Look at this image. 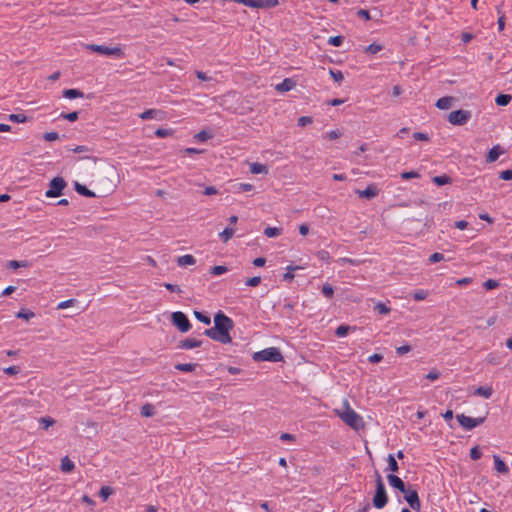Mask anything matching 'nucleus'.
Here are the masks:
<instances>
[{
  "instance_id": "f257e3e1",
  "label": "nucleus",
  "mask_w": 512,
  "mask_h": 512,
  "mask_svg": "<svg viewBox=\"0 0 512 512\" xmlns=\"http://www.w3.org/2000/svg\"><path fill=\"white\" fill-rule=\"evenodd\" d=\"M347 426L358 431L365 427L363 417L358 414L354 409L351 408L347 399H344L341 408H335L333 410Z\"/></svg>"
},
{
  "instance_id": "f03ea898",
  "label": "nucleus",
  "mask_w": 512,
  "mask_h": 512,
  "mask_svg": "<svg viewBox=\"0 0 512 512\" xmlns=\"http://www.w3.org/2000/svg\"><path fill=\"white\" fill-rule=\"evenodd\" d=\"M204 335L224 343V312L219 310L214 316V327L206 329Z\"/></svg>"
},
{
  "instance_id": "7ed1b4c3",
  "label": "nucleus",
  "mask_w": 512,
  "mask_h": 512,
  "mask_svg": "<svg viewBox=\"0 0 512 512\" xmlns=\"http://www.w3.org/2000/svg\"><path fill=\"white\" fill-rule=\"evenodd\" d=\"M252 359L255 362H281L283 360L282 353L276 347H269L264 350L255 352L252 355Z\"/></svg>"
},
{
  "instance_id": "20e7f679",
  "label": "nucleus",
  "mask_w": 512,
  "mask_h": 512,
  "mask_svg": "<svg viewBox=\"0 0 512 512\" xmlns=\"http://www.w3.org/2000/svg\"><path fill=\"white\" fill-rule=\"evenodd\" d=\"M388 502L385 485L379 473H376V491L373 497V505L377 509H382Z\"/></svg>"
},
{
  "instance_id": "39448f33",
  "label": "nucleus",
  "mask_w": 512,
  "mask_h": 512,
  "mask_svg": "<svg viewBox=\"0 0 512 512\" xmlns=\"http://www.w3.org/2000/svg\"><path fill=\"white\" fill-rule=\"evenodd\" d=\"M86 49L102 55L116 56L118 58H123L125 56L124 51L120 47L110 48L104 45L88 44L86 45Z\"/></svg>"
},
{
  "instance_id": "423d86ee",
  "label": "nucleus",
  "mask_w": 512,
  "mask_h": 512,
  "mask_svg": "<svg viewBox=\"0 0 512 512\" xmlns=\"http://www.w3.org/2000/svg\"><path fill=\"white\" fill-rule=\"evenodd\" d=\"M67 186L66 181L62 177H54L49 183V189L45 192L47 198L59 197L63 194V190Z\"/></svg>"
},
{
  "instance_id": "0eeeda50",
  "label": "nucleus",
  "mask_w": 512,
  "mask_h": 512,
  "mask_svg": "<svg viewBox=\"0 0 512 512\" xmlns=\"http://www.w3.org/2000/svg\"><path fill=\"white\" fill-rule=\"evenodd\" d=\"M172 324L178 328V330L182 333H185L190 330L191 324L187 316L181 312L176 311L171 314Z\"/></svg>"
},
{
  "instance_id": "6e6552de",
  "label": "nucleus",
  "mask_w": 512,
  "mask_h": 512,
  "mask_svg": "<svg viewBox=\"0 0 512 512\" xmlns=\"http://www.w3.org/2000/svg\"><path fill=\"white\" fill-rule=\"evenodd\" d=\"M471 118V113L467 110L452 111L448 116V121L453 125H463Z\"/></svg>"
},
{
  "instance_id": "1a4fd4ad",
  "label": "nucleus",
  "mask_w": 512,
  "mask_h": 512,
  "mask_svg": "<svg viewBox=\"0 0 512 512\" xmlns=\"http://www.w3.org/2000/svg\"><path fill=\"white\" fill-rule=\"evenodd\" d=\"M459 424L466 430H472L483 423L484 418H472L464 414L457 415Z\"/></svg>"
},
{
  "instance_id": "9d476101",
  "label": "nucleus",
  "mask_w": 512,
  "mask_h": 512,
  "mask_svg": "<svg viewBox=\"0 0 512 512\" xmlns=\"http://www.w3.org/2000/svg\"><path fill=\"white\" fill-rule=\"evenodd\" d=\"M404 498L409 504V506L416 511L420 510L421 503L418 497V493L416 490L406 489V492H403Z\"/></svg>"
},
{
  "instance_id": "9b49d317",
  "label": "nucleus",
  "mask_w": 512,
  "mask_h": 512,
  "mask_svg": "<svg viewBox=\"0 0 512 512\" xmlns=\"http://www.w3.org/2000/svg\"><path fill=\"white\" fill-rule=\"evenodd\" d=\"M378 193H379V189H378L377 185H375V184H370L364 190H356V194L360 198H366V199H372V198L376 197L378 195Z\"/></svg>"
},
{
  "instance_id": "f8f14e48",
  "label": "nucleus",
  "mask_w": 512,
  "mask_h": 512,
  "mask_svg": "<svg viewBox=\"0 0 512 512\" xmlns=\"http://www.w3.org/2000/svg\"><path fill=\"white\" fill-rule=\"evenodd\" d=\"M201 344H202V342L200 340H197L194 338H186V339L180 340L178 342L177 347L180 349L188 350V349L200 347Z\"/></svg>"
},
{
  "instance_id": "ddd939ff",
  "label": "nucleus",
  "mask_w": 512,
  "mask_h": 512,
  "mask_svg": "<svg viewBox=\"0 0 512 512\" xmlns=\"http://www.w3.org/2000/svg\"><path fill=\"white\" fill-rule=\"evenodd\" d=\"M388 483L391 487L403 492H406L405 484L404 482L396 475L389 474L387 476Z\"/></svg>"
},
{
  "instance_id": "4468645a",
  "label": "nucleus",
  "mask_w": 512,
  "mask_h": 512,
  "mask_svg": "<svg viewBox=\"0 0 512 512\" xmlns=\"http://www.w3.org/2000/svg\"><path fill=\"white\" fill-rule=\"evenodd\" d=\"M296 86V82L291 78L284 79L281 83L275 86L278 92L284 93L292 90Z\"/></svg>"
},
{
  "instance_id": "2eb2a0df",
  "label": "nucleus",
  "mask_w": 512,
  "mask_h": 512,
  "mask_svg": "<svg viewBox=\"0 0 512 512\" xmlns=\"http://www.w3.org/2000/svg\"><path fill=\"white\" fill-rule=\"evenodd\" d=\"M453 97H442L440 99H438V101L436 102V107L441 109V110H446V109H449L452 107L453 105Z\"/></svg>"
},
{
  "instance_id": "dca6fc26",
  "label": "nucleus",
  "mask_w": 512,
  "mask_h": 512,
  "mask_svg": "<svg viewBox=\"0 0 512 512\" xmlns=\"http://www.w3.org/2000/svg\"><path fill=\"white\" fill-rule=\"evenodd\" d=\"M74 189L76 190L77 193H79L80 195L82 196H85V197H95V193L91 190H89L86 186L78 183V182H75L74 184Z\"/></svg>"
},
{
  "instance_id": "f3484780",
  "label": "nucleus",
  "mask_w": 512,
  "mask_h": 512,
  "mask_svg": "<svg viewBox=\"0 0 512 512\" xmlns=\"http://www.w3.org/2000/svg\"><path fill=\"white\" fill-rule=\"evenodd\" d=\"M503 153L499 146H495L487 154V162L492 163L495 162L499 156Z\"/></svg>"
},
{
  "instance_id": "a211bd4d",
  "label": "nucleus",
  "mask_w": 512,
  "mask_h": 512,
  "mask_svg": "<svg viewBox=\"0 0 512 512\" xmlns=\"http://www.w3.org/2000/svg\"><path fill=\"white\" fill-rule=\"evenodd\" d=\"M250 172L253 174H267L268 168L264 164L255 162L250 164Z\"/></svg>"
},
{
  "instance_id": "6ab92c4d",
  "label": "nucleus",
  "mask_w": 512,
  "mask_h": 512,
  "mask_svg": "<svg viewBox=\"0 0 512 512\" xmlns=\"http://www.w3.org/2000/svg\"><path fill=\"white\" fill-rule=\"evenodd\" d=\"M63 96L68 99H76V98H83L84 93L78 89H65L63 91Z\"/></svg>"
},
{
  "instance_id": "aec40b11",
  "label": "nucleus",
  "mask_w": 512,
  "mask_h": 512,
  "mask_svg": "<svg viewBox=\"0 0 512 512\" xmlns=\"http://www.w3.org/2000/svg\"><path fill=\"white\" fill-rule=\"evenodd\" d=\"M493 460H494V465H495V469L497 472H499V473H507L508 472L507 465L504 463V461L501 460V458L499 456L494 455Z\"/></svg>"
},
{
  "instance_id": "412c9836",
  "label": "nucleus",
  "mask_w": 512,
  "mask_h": 512,
  "mask_svg": "<svg viewBox=\"0 0 512 512\" xmlns=\"http://www.w3.org/2000/svg\"><path fill=\"white\" fill-rule=\"evenodd\" d=\"M256 8H272L276 7L279 2L278 0H254Z\"/></svg>"
},
{
  "instance_id": "4be33fe9",
  "label": "nucleus",
  "mask_w": 512,
  "mask_h": 512,
  "mask_svg": "<svg viewBox=\"0 0 512 512\" xmlns=\"http://www.w3.org/2000/svg\"><path fill=\"white\" fill-rule=\"evenodd\" d=\"M74 467V463L69 459L68 456H65L61 459V470L63 472H71L74 469Z\"/></svg>"
},
{
  "instance_id": "5701e85b",
  "label": "nucleus",
  "mask_w": 512,
  "mask_h": 512,
  "mask_svg": "<svg viewBox=\"0 0 512 512\" xmlns=\"http://www.w3.org/2000/svg\"><path fill=\"white\" fill-rule=\"evenodd\" d=\"M196 260L192 255H183L178 257L177 264L179 266H186V265H193L195 264Z\"/></svg>"
},
{
  "instance_id": "b1692460",
  "label": "nucleus",
  "mask_w": 512,
  "mask_h": 512,
  "mask_svg": "<svg viewBox=\"0 0 512 512\" xmlns=\"http://www.w3.org/2000/svg\"><path fill=\"white\" fill-rule=\"evenodd\" d=\"M387 470L392 473H395L399 470L398 463L392 454H389L387 457Z\"/></svg>"
},
{
  "instance_id": "393cba45",
  "label": "nucleus",
  "mask_w": 512,
  "mask_h": 512,
  "mask_svg": "<svg viewBox=\"0 0 512 512\" xmlns=\"http://www.w3.org/2000/svg\"><path fill=\"white\" fill-rule=\"evenodd\" d=\"M475 394L476 395H479V396H482L486 399L490 398L493 394V389L492 387L490 386H486V387H479L475 390Z\"/></svg>"
},
{
  "instance_id": "a878e982",
  "label": "nucleus",
  "mask_w": 512,
  "mask_h": 512,
  "mask_svg": "<svg viewBox=\"0 0 512 512\" xmlns=\"http://www.w3.org/2000/svg\"><path fill=\"white\" fill-rule=\"evenodd\" d=\"M30 264L28 261H18V260H10L7 262L6 267L9 269H18L22 267H29Z\"/></svg>"
},
{
  "instance_id": "bb28decb",
  "label": "nucleus",
  "mask_w": 512,
  "mask_h": 512,
  "mask_svg": "<svg viewBox=\"0 0 512 512\" xmlns=\"http://www.w3.org/2000/svg\"><path fill=\"white\" fill-rule=\"evenodd\" d=\"M161 111L159 110H156V109H148L146 111H144L143 113H141L139 115V117L142 119V120H148V119H152V118H156L158 114H160Z\"/></svg>"
},
{
  "instance_id": "cd10ccee",
  "label": "nucleus",
  "mask_w": 512,
  "mask_h": 512,
  "mask_svg": "<svg viewBox=\"0 0 512 512\" xmlns=\"http://www.w3.org/2000/svg\"><path fill=\"white\" fill-rule=\"evenodd\" d=\"M512 97L511 95H508V94H499L496 98H495V102L497 105L499 106H506L510 103Z\"/></svg>"
},
{
  "instance_id": "c85d7f7f",
  "label": "nucleus",
  "mask_w": 512,
  "mask_h": 512,
  "mask_svg": "<svg viewBox=\"0 0 512 512\" xmlns=\"http://www.w3.org/2000/svg\"><path fill=\"white\" fill-rule=\"evenodd\" d=\"M383 49V46L379 43H372L365 48V53L375 55Z\"/></svg>"
},
{
  "instance_id": "c756f323",
  "label": "nucleus",
  "mask_w": 512,
  "mask_h": 512,
  "mask_svg": "<svg viewBox=\"0 0 512 512\" xmlns=\"http://www.w3.org/2000/svg\"><path fill=\"white\" fill-rule=\"evenodd\" d=\"M264 234L271 238V237H277L282 234V228L279 227H267L264 230Z\"/></svg>"
},
{
  "instance_id": "7c9ffc66",
  "label": "nucleus",
  "mask_w": 512,
  "mask_h": 512,
  "mask_svg": "<svg viewBox=\"0 0 512 512\" xmlns=\"http://www.w3.org/2000/svg\"><path fill=\"white\" fill-rule=\"evenodd\" d=\"M140 414L143 417H151L154 415V407L152 404H145L141 407Z\"/></svg>"
},
{
  "instance_id": "2f4dec72",
  "label": "nucleus",
  "mask_w": 512,
  "mask_h": 512,
  "mask_svg": "<svg viewBox=\"0 0 512 512\" xmlns=\"http://www.w3.org/2000/svg\"><path fill=\"white\" fill-rule=\"evenodd\" d=\"M196 366H197V364H194V363H185V364H177V365H175V368L179 371L191 372V371L195 370Z\"/></svg>"
},
{
  "instance_id": "473e14b6",
  "label": "nucleus",
  "mask_w": 512,
  "mask_h": 512,
  "mask_svg": "<svg viewBox=\"0 0 512 512\" xmlns=\"http://www.w3.org/2000/svg\"><path fill=\"white\" fill-rule=\"evenodd\" d=\"M194 316H195V318H196L198 321H200V322H202V323H204V324H206V325H209V324L211 323V319H210V317H209L208 315L204 314L203 312H200V311H196V310H195V311H194Z\"/></svg>"
},
{
  "instance_id": "72a5a7b5",
  "label": "nucleus",
  "mask_w": 512,
  "mask_h": 512,
  "mask_svg": "<svg viewBox=\"0 0 512 512\" xmlns=\"http://www.w3.org/2000/svg\"><path fill=\"white\" fill-rule=\"evenodd\" d=\"M9 120L14 123H25L28 121V117L24 114H10Z\"/></svg>"
},
{
  "instance_id": "f704fd0d",
  "label": "nucleus",
  "mask_w": 512,
  "mask_h": 512,
  "mask_svg": "<svg viewBox=\"0 0 512 512\" xmlns=\"http://www.w3.org/2000/svg\"><path fill=\"white\" fill-rule=\"evenodd\" d=\"M428 295H429V292L427 290L419 289L413 293V298L415 301H422V300H425Z\"/></svg>"
},
{
  "instance_id": "c9c22d12",
  "label": "nucleus",
  "mask_w": 512,
  "mask_h": 512,
  "mask_svg": "<svg viewBox=\"0 0 512 512\" xmlns=\"http://www.w3.org/2000/svg\"><path fill=\"white\" fill-rule=\"evenodd\" d=\"M433 182L438 186H442V185H446V184L450 183L451 179H450V177H448L446 175H441V176H435L433 178Z\"/></svg>"
},
{
  "instance_id": "e433bc0d",
  "label": "nucleus",
  "mask_w": 512,
  "mask_h": 512,
  "mask_svg": "<svg viewBox=\"0 0 512 512\" xmlns=\"http://www.w3.org/2000/svg\"><path fill=\"white\" fill-rule=\"evenodd\" d=\"M113 494V489L110 486H103L100 489L99 495L103 499V501H106L110 495Z\"/></svg>"
},
{
  "instance_id": "4c0bfd02",
  "label": "nucleus",
  "mask_w": 512,
  "mask_h": 512,
  "mask_svg": "<svg viewBox=\"0 0 512 512\" xmlns=\"http://www.w3.org/2000/svg\"><path fill=\"white\" fill-rule=\"evenodd\" d=\"M60 117L63 118V119H66V120H68L70 122H74V121L78 120L79 112L74 111V112H70V113H62L60 115Z\"/></svg>"
},
{
  "instance_id": "58836bf2",
  "label": "nucleus",
  "mask_w": 512,
  "mask_h": 512,
  "mask_svg": "<svg viewBox=\"0 0 512 512\" xmlns=\"http://www.w3.org/2000/svg\"><path fill=\"white\" fill-rule=\"evenodd\" d=\"M16 317L17 318H21V319H24L26 321L30 320L31 318L34 317V313L31 312V311H28V310H24L22 309L21 311H19L17 314H16Z\"/></svg>"
},
{
  "instance_id": "ea45409f",
  "label": "nucleus",
  "mask_w": 512,
  "mask_h": 512,
  "mask_svg": "<svg viewBox=\"0 0 512 512\" xmlns=\"http://www.w3.org/2000/svg\"><path fill=\"white\" fill-rule=\"evenodd\" d=\"M375 310L378 313L383 314V315H386V314H388L390 312V308L386 304H384L382 302L376 303Z\"/></svg>"
},
{
  "instance_id": "a19ab883",
  "label": "nucleus",
  "mask_w": 512,
  "mask_h": 512,
  "mask_svg": "<svg viewBox=\"0 0 512 512\" xmlns=\"http://www.w3.org/2000/svg\"><path fill=\"white\" fill-rule=\"evenodd\" d=\"M322 293H323L327 298H332V297H333V295H334V289H333V287H332L330 284L326 283V284H324V285H323V287H322Z\"/></svg>"
},
{
  "instance_id": "79ce46f5",
  "label": "nucleus",
  "mask_w": 512,
  "mask_h": 512,
  "mask_svg": "<svg viewBox=\"0 0 512 512\" xmlns=\"http://www.w3.org/2000/svg\"><path fill=\"white\" fill-rule=\"evenodd\" d=\"M40 423L43 424V429H48L50 426L55 424V420L51 417H41Z\"/></svg>"
},
{
  "instance_id": "37998d69",
  "label": "nucleus",
  "mask_w": 512,
  "mask_h": 512,
  "mask_svg": "<svg viewBox=\"0 0 512 512\" xmlns=\"http://www.w3.org/2000/svg\"><path fill=\"white\" fill-rule=\"evenodd\" d=\"M350 330V327L349 326H346V325H340L337 329H336V335L339 336V337H344L347 335V333L349 332Z\"/></svg>"
},
{
  "instance_id": "c03bdc74",
  "label": "nucleus",
  "mask_w": 512,
  "mask_h": 512,
  "mask_svg": "<svg viewBox=\"0 0 512 512\" xmlns=\"http://www.w3.org/2000/svg\"><path fill=\"white\" fill-rule=\"evenodd\" d=\"M343 37L341 36H333L328 39V43L332 46L338 47L342 44Z\"/></svg>"
},
{
  "instance_id": "a18cd8bd",
  "label": "nucleus",
  "mask_w": 512,
  "mask_h": 512,
  "mask_svg": "<svg viewBox=\"0 0 512 512\" xmlns=\"http://www.w3.org/2000/svg\"><path fill=\"white\" fill-rule=\"evenodd\" d=\"M253 186L249 183H239L236 185L237 192H246L252 190Z\"/></svg>"
},
{
  "instance_id": "49530a36",
  "label": "nucleus",
  "mask_w": 512,
  "mask_h": 512,
  "mask_svg": "<svg viewBox=\"0 0 512 512\" xmlns=\"http://www.w3.org/2000/svg\"><path fill=\"white\" fill-rule=\"evenodd\" d=\"M75 303H76V300H75V299H68V300H65V301L60 302V303L57 305V308H58V309H66V308H68V307L73 306Z\"/></svg>"
},
{
  "instance_id": "de8ad7c7",
  "label": "nucleus",
  "mask_w": 512,
  "mask_h": 512,
  "mask_svg": "<svg viewBox=\"0 0 512 512\" xmlns=\"http://www.w3.org/2000/svg\"><path fill=\"white\" fill-rule=\"evenodd\" d=\"M342 133L340 132V130H333V131H329L326 133L325 137L329 140H335V139H338L339 137H341Z\"/></svg>"
},
{
  "instance_id": "09e8293b",
  "label": "nucleus",
  "mask_w": 512,
  "mask_h": 512,
  "mask_svg": "<svg viewBox=\"0 0 512 512\" xmlns=\"http://www.w3.org/2000/svg\"><path fill=\"white\" fill-rule=\"evenodd\" d=\"M498 282L496 280H493V279H488L487 281L484 282L483 286L487 289V290H492V289H495L498 287Z\"/></svg>"
},
{
  "instance_id": "8fccbe9b",
  "label": "nucleus",
  "mask_w": 512,
  "mask_h": 512,
  "mask_svg": "<svg viewBox=\"0 0 512 512\" xmlns=\"http://www.w3.org/2000/svg\"><path fill=\"white\" fill-rule=\"evenodd\" d=\"M43 138L46 140V141H55L59 138V134L57 132H46L44 133L43 135Z\"/></svg>"
},
{
  "instance_id": "3c124183",
  "label": "nucleus",
  "mask_w": 512,
  "mask_h": 512,
  "mask_svg": "<svg viewBox=\"0 0 512 512\" xmlns=\"http://www.w3.org/2000/svg\"><path fill=\"white\" fill-rule=\"evenodd\" d=\"M194 138L198 141H206L207 139L210 138V135L208 132H206L205 130H202L200 132H198Z\"/></svg>"
},
{
  "instance_id": "603ef678",
  "label": "nucleus",
  "mask_w": 512,
  "mask_h": 512,
  "mask_svg": "<svg viewBox=\"0 0 512 512\" xmlns=\"http://www.w3.org/2000/svg\"><path fill=\"white\" fill-rule=\"evenodd\" d=\"M440 377V372L436 369H432L427 375L426 378L430 381H435Z\"/></svg>"
},
{
  "instance_id": "864d4df0",
  "label": "nucleus",
  "mask_w": 512,
  "mask_h": 512,
  "mask_svg": "<svg viewBox=\"0 0 512 512\" xmlns=\"http://www.w3.org/2000/svg\"><path fill=\"white\" fill-rule=\"evenodd\" d=\"M497 12L499 14V18H498V28L500 31L504 30V27H505V16L504 14L499 10L497 9Z\"/></svg>"
},
{
  "instance_id": "5fc2aeb1",
  "label": "nucleus",
  "mask_w": 512,
  "mask_h": 512,
  "mask_svg": "<svg viewBox=\"0 0 512 512\" xmlns=\"http://www.w3.org/2000/svg\"><path fill=\"white\" fill-rule=\"evenodd\" d=\"M312 123V118L309 116H302L298 119V125L304 127Z\"/></svg>"
},
{
  "instance_id": "6e6d98bb",
  "label": "nucleus",
  "mask_w": 512,
  "mask_h": 512,
  "mask_svg": "<svg viewBox=\"0 0 512 512\" xmlns=\"http://www.w3.org/2000/svg\"><path fill=\"white\" fill-rule=\"evenodd\" d=\"M442 260H444V256H443V254L438 253V252L433 253V254L430 256V258H429V261H430L431 263L440 262V261H442Z\"/></svg>"
},
{
  "instance_id": "4d7b16f0",
  "label": "nucleus",
  "mask_w": 512,
  "mask_h": 512,
  "mask_svg": "<svg viewBox=\"0 0 512 512\" xmlns=\"http://www.w3.org/2000/svg\"><path fill=\"white\" fill-rule=\"evenodd\" d=\"M330 75L336 82H340L344 78L341 71L330 70Z\"/></svg>"
},
{
  "instance_id": "13d9d810",
  "label": "nucleus",
  "mask_w": 512,
  "mask_h": 512,
  "mask_svg": "<svg viewBox=\"0 0 512 512\" xmlns=\"http://www.w3.org/2000/svg\"><path fill=\"white\" fill-rule=\"evenodd\" d=\"M4 373L8 375H16L20 372V369L18 366H10L7 368H4Z\"/></svg>"
},
{
  "instance_id": "bf43d9fd",
  "label": "nucleus",
  "mask_w": 512,
  "mask_h": 512,
  "mask_svg": "<svg viewBox=\"0 0 512 512\" xmlns=\"http://www.w3.org/2000/svg\"><path fill=\"white\" fill-rule=\"evenodd\" d=\"M481 456H482V453H481V451L478 449V447H473V448L470 450V457H471L473 460H477V459H479Z\"/></svg>"
},
{
  "instance_id": "052dcab7",
  "label": "nucleus",
  "mask_w": 512,
  "mask_h": 512,
  "mask_svg": "<svg viewBox=\"0 0 512 512\" xmlns=\"http://www.w3.org/2000/svg\"><path fill=\"white\" fill-rule=\"evenodd\" d=\"M171 134V131L164 128H159L155 131V135L160 138H164Z\"/></svg>"
},
{
  "instance_id": "680f3d73",
  "label": "nucleus",
  "mask_w": 512,
  "mask_h": 512,
  "mask_svg": "<svg viewBox=\"0 0 512 512\" xmlns=\"http://www.w3.org/2000/svg\"><path fill=\"white\" fill-rule=\"evenodd\" d=\"M164 287L167 290H169L170 292H176V293H180L181 292L180 287L178 285H176V284L165 283Z\"/></svg>"
},
{
  "instance_id": "e2e57ef3",
  "label": "nucleus",
  "mask_w": 512,
  "mask_h": 512,
  "mask_svg": "<svg viewBox=\"0 0 512 512\" xmlns=\"http://www.w3.org/2000/svg\"><path fill=\"white\" fill-rule=\"evenodd\" d=\"M203 150H199V149H196V148H186L184 150L181 151V153L183 155H193V154H200L202 153Z\"/></svg>"
},
{
  "instance_id": "0e129e2a",
  "label": "nucleus",
  "mask_w": 512,
  "mask_h": 512,
  "mask_svg": "<svg viewBox=\"0 0 512 512\" xmlns=\"http://www.w3.org/2000/svg\"><path fill=\"white\" fill-rule=\"evenodd\" d=\"M261 282V278L260 277H252L250 279H248L246 281V285L247 286H251V287H255L257 285H259Z\"/></svg>"
},
{
  "instance_id": "69168bd1",
  "label": "nucleus",
  "mask_w": 512,
  "mask_h": 512,
  "mask_svg": "<svg viewBox=\"0 0 512 512\" xmlns=\"http://www.w3.org/2000/svg\"><path fill=\"white\" fill-rule=\"evenodd\" d=\"M382 359H383V356L381 354H377V353L369 356V358H368L369 362H371L373 364L379 363L380 361H382Z\"/></svg>"
},
{
  "instance_id": "338daca9",
  "label": "nucleus",
  "mask_w": 512,
  "mask_h": 512,
  "mask_svg": "<svg viewBox=\"0 0 512 512\" xmlns=\"http://www.w3.org/2000/svg\"><path fill=\"white\" fill-rule=\"evenodd\" d=\"M499 176L503 180H512V170L502 171Z\"/></svg>"
},
{
  "instance_id": "774afa93",
  "label": "nucleus",
  "mask_w": 512,
  "mask_h": 512,
  "mask_svg": "<svg viewBox=\"0 0 512 512\" xmlns=\"http://www.w3.org/2000/svg\"><path fill=\"white\" fill-rule=\"evenodd\" d=\"M413 137L419 141H427L429 139L428 135L422 132L414 133Z\"/></svg>"
}]
</instances>
